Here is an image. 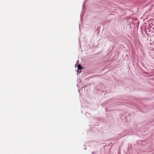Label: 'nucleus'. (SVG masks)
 <instances>
[{
  "instance_id": "1",
  "label": "nucleus",
  "mask_w": 154,
  "mask_h": 154,
  "mask_svg": "<svg viewBox=\"0 0 154 154\" xmlns=\"http://www.w3.org/2000/svg\"><path fill=\"white\" fill-rule=\"evenodd\" d=\"M153 24H152V23H151V24H150L149 25V27L151 28V29H154V27H153Z\"/></svg>"
},
{
  "instance_id": "2",
  "label": "nucleus",
  "mask_w": 154,
  "mask_h": 154,
  "mask_svg": "<svg viewBox=\"0 0 154 154\" xmlns=\"http://www.w3.org/2000/svg\"><path fill=\"white\" fill-rule=\"evenodd\" d=\"M78 69H81V68H82V67L80 66V65H79L78 66Z\"/></svg>"
}]
</instances>
